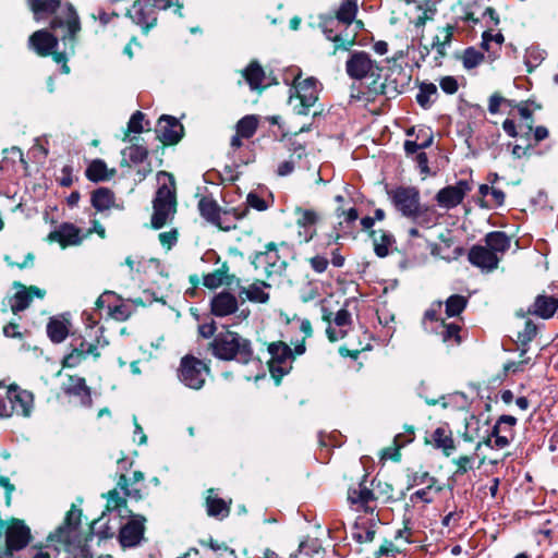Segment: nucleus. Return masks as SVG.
Masks as SVG:
<instances>
[{
	"mask_svg": "<svg viewBox=\"0 0 558 558\" xmlns=\"http://www.w3.org/2000/svg\"><path fill=\"white\" fill-rule=\"evenodd\" d=\"M56 35L47 29H39L34 32L28 38V48L40 57L52 54L53 60L58 64H62L64 73H69L70 69L66 65V54L74 52L75 38L78 32L73 36V39L63 40L62 37L68 35L66 27L52 28Z\"/></svg>",
	"mask_w": 558,
	"mask_h": 558,
	"instance_id": "nucleus-1",
	"label": "nucleus"
},
{
	"mask_svg": "<svg viewBox=\"0 0 558 558\" xmlns=\"http://www.w3.org/2000/svg\"><path fill=\"white\" fill-rule=\"evenodd\" d=\"M29 10L36 21H40L45 14H53L50 23L51 28L66 27L68 35L62 37L73 39V36L81 31L80 17L70 3L62 4L61 0H26Z\"/></svg>",
	"mask_w": 558,
	"mask_h": 558,
	"instance_id": "nucleus-2",
	"label": "nucleus"
},
{
	"mask_svg": "<svg viewBox=\"0 0 558 558\" xmlns=\"http://www.w3.org/2000/svg\"><path fill=\"white\" fill-rule=\"evenodd\" d=\"M167 179V182L160 183L153 199V215L150 225L154 229H161L170 223L177 213V194L174 179L168 172L161 171L158 174L159 181Z\"/></svg>",
	"mask_w": 558,
	"mask_h": 558,
	"instance_id": "nucleus-3",
	"label": "nucleus"
},
{
	"mask_svg": "<svg viewBox=\"0 0 558 558\" xmlns=\"http://www.w3.org/2000/svg\"><path fill=\"white\" fill-rule=\"evenodd\" d=\"M210 348L217 359L225 361L235 360L246 364L253 355L251 341L230 330L218 333Z\"/></svg>",
	"mask_w": 558,
	"mask_h": 558,
	"instance_id": "nucleus-4",
	"label": "nucleus"
},
{
	"mask_svg": "<svg viewBox=\"0 0 558 558\" xmlns=\"http://www.w3.org/2000/svg\"><path fill=\"white\" fill-rule=\"evenodd\" d=\"M293 90L289 102L292 105L296 114L307 116L317 100L320 92V84L315 77H307L303 81L298 78L294 82Z\"/></svg>",
	"mask_w": 558,
	"mask_h": 558,
	"instance_id": "nucleus-5",
	"label": "nucleus"
},
{
	"mask_svg": "<svg viewBox=\"0 0 558 558\" xmlns=\"http://www.w3.org/2000/svg\"><path fill=\"white\" fill-rule=\"evenodd\" d=\"M171 5V0H135L131 9L126 11V15L147 32L156 25L155 10H167Z\"/></svg>",
	"mask_w": 558,
	"mask_h": 558,
	"instance_id": "nucleus-6",
	"label": "nucleus"
},
{
	"mask_svg": "<svg viewBox=\"0 0 558 558\" xmlns=\"http://www.w3.org/2000/svg\"><path fill=\"white\" fill-rule=\"evenodd\" d=\"M380 66L365 51H353L345 62V72L353 80L372 78L380 75Z\"/></svg>",
	"mask_w": 558,
	"mask_h": 558,
	"instance_id": "nucleus-7",
	"label": "nucleus"
},
{
	"mask_svg": "<svg viewBox=\"0 0 558 558\" xmlns=\"http://www.w3.org/2000/svg\"><path fill=\"white\" fill-rule=\"evenodd\" d=\"M208 373L209 367L203 361L186 355L181 360L178 377L184 386L198 390L204 386Z\"/></svg>",
	"mask_w": 558,
	"mask_h": 558,
	"instance_id": "nucleus-8",
	"label": "nucleus"
},
{
	"mask_svg": "<svg viewBox=\"0 0 558 558\" xmlns=\"http://www.w3.org/2000/svg\"><path fill=\"white\" fill-rule=\"evenodd\" d=\"M517 418L512 415H501L494 425L485 444L494 449H504L514 437L513 427Z\"/></svg>",
	"mask_w": 558,
	"mask_h": 558,
	"instance_id": "nucleus-9",
	"label": "nucleus"
},
{
	"mask_svg": "<svg viewBox=\"0 0 558 558\" xmlns=\"http://www.w3.org/2000/svg\"><path fill=\"white\" fill-rule=\"evenodd\" d=\"M392 202L401 214L409 218H421L420 193L415 187H398L392 193Z\"/></svg>",
	"mask_w": 558,
	"mask_h": 558,
	"instance_id": "nucleus-10",
	"label": "nucleus"
},
{
	"mask_svg": "<svg viewBox=\"0 0 558 558\" xmlns=\"http://www.w3.org/2000/svg\"><path fill=\"white\" fill-rule=\"evenodd\" d=\"M264 252L257 253L254 259L256 268H262L267 277L274 275H281L287 263L283 260L278 253V248L274 242L268 243Z\"/></svg>",
	"mask_w": 558,
	"mask_h": 558,
	"instance_id": "nucleus-11",
	"label": "nucleus"
},
{
	"mask_svg": "<svg viewBox=\"0 0 558 558\" xmlns=\"http://www.w3.org/2000/svg\"><path fill=\"white\" fill-rule=\"evenodd\" d=\"M471 191V185L465 180L458 181L454 185L446 186L436 194L437 204L446 209L457 207L464 196Z\"/></svg>",
	"mask_w": 558,
	"mask_h": 558,
	"instance_id": "nucleus-12",
	"label": "nucleus"
},
{
	"mask_svg": "<svg viewBox=\"0 0 558 558\" xmlns=\"http://www.w3.org/2000/svg\"><path fill=\"white\" fill-rule=\"evenodd\" d=\"M268 352L271 356L269 362L271 373L287 374L290 369L289 363L294 359L291 348L279 341L269 344Z\"/></svg>",
	"mask_w": 558,
	"mask_h": 558,
	"instance_id": "nucleus-13",
	"label": "nucleus"
},
{
	"mask_svg": "<svg viewBox=\"0 0 558 558\" xmlns=\"http://www.w3.org/2000/svg\"><path fill=\"white\" fill-rule=\"evenodd\" d=\"M367 476L365 475L363 480L355 486H352L348 490V501L355 506L357 510H363L365 512H373L375 509V496L372 489H369L366 485Z\"/></svg>",
	"mask_w": 558,
	"mask_h": 558,
	"instance_id": "nucleus-14",
	"label": "nucleus"
},
{
	"mask_svg": "<svg viewBox=\"0 0 558 558\" xmlns=\"http://www.w3.org/2000/svg\"><path fill=\"white\" fill-rule=\"evenodd\" d=\"M156 134L163 144H177L183 135V125L173 117L162 116L156 125Z\"/></svg>",
	"mask_w": 558,
	"mask_h": 558,
	"instance_id": "nucleus-15",
	"label": "nucleus"
},
{
	"mask_svg": "<svg viewBox=\"0 0 558 558\" xmlns=\"http://www.w3.org/2000/svg\"><path fill=\"white\" fill-rule=\"evenodd\" d=\"M31 538L29 529L20 520H14L7 529L5 543L8 554L24 548Z\"/></svg>",
	"mask_w": 558,
	"mask_h": 558,
	"instance_id": "nucleus-16",
	"label": "nucleus"
},
{
	"mask_svg": "<svg viewBox=\"0 0 558 558\" xmlns=\"http://www.w3.org/2000/svg\"><path fill=\"white\" fill-rule=\"evenodd\" d=\"M145 518L135 515L120 530L119 539L123 547H133L140 544L144 535Z\"/></svg>",
	"mask_w": 558,
	"mask_h": 558,
	"instance_id": "nucleus-17",
	"label": "nucleus"
},
{
	"mask_svg": "<svg viewBox=\"0 0 558 558\" xmlns=\"http://www.w3.org/2000/svg\"><path fill=\"white\" fill-rule=\"evenodd\" d=\"M296 216V226L300 228L299 236L304 242H310L316 234L315 225L318 221V214L313 209H303L296 207L294 210Z\"/></svg>",
	"mask_w": 558,
	"mask_h": 558,
	"instance_id": "nucleus-18",
	"label": "nucleus"
},
{
	"mask_svg": "<svg viewBox=\"0 0 558 558\" xmlns=\"http://www.w3.org/2000/svg\"><path fill=\"white\" fill-rule=\"evenodd\" d=\"M14 415L29 417L34 409V396L31 391L22 389L17 385H10Z\"/></svg>",
	"mask_w": 558,
	"mask_h": 558,
	"instance_id": "nucleus-19",
	"label": "nucleus"
},
{
	"mask_svg": "<svg viewBox=\"0 0 558 558\" xmlns=\"http://www.w3.org/2000/svg\"><path fill=\"white\" fill-rule=\"evenodd\" d=\"M19 287L20 289L10 301V306L14 314L27 308L34 298L44 299L46 295V291L36 286L25 287L19 284Z\"/></svg>",
	"mask_w": 558,
	"mask_h": 558,
	"instance_id": "nucleus-20",
	"label": "nucleus"
},
{
	"mask_svg": "<svg viewBox=\"0 0 558 558\" xmlns=\"http://www.w3.org/2000/svg\"><path fill=\"white\" fill-rule=\"evenodd\" d=\"M469 260L472 265L487 271L497 268L499 258L487 246L474 245L469 252Z\"/></svg>",
	"mask_w": 558,
	"mask_h": 558,
	"instance_id": "nucleus-21",
	"label": "nucleus"
},
{
	"mask_svg": "<svg viewBox=\"0 0 558 558\" xmlns=\"http://www.w3.org/2000/svg\"><path fill=\"white\" fill-rule=\"evenodd\" d=\"M210 308L215 316L226 317L238 311L239 303L235 295L229 291H221L211 299Z\"/></svg>",
	"mask_w": 558,
	"mask_h": 558,
	"instance_id": "nucleus-22",
	"label": "nucleus"
},
{
	"mask_svg": "<svg viewBox=\"0 0 558 558\" xmlns=\"http://www.w3.org/2000/svg\"><path fill=\"white\" fill-rule=\"evenodd\" d=\"M335 20L332 17L326 19L322 24V31L326 38L335 44V48L332 54H336L338 50H349L355 44L356 35L352 36H342L341 34H336L333 29Z\"/></svg>",
	"mask_w": 558,
	"mask_h": 558,
	"instance_id": "nucleus-23",
	"label": "nucleus"
},
{
	"mask_svg": "<svg viewBox=\"0 0 558 558\" xmlns=\"http://www.w3.org/2000/svg\"><path fill=\"white\" fill-rule=\"evenodd\" d=\"M558 308V300L550 295H537L527 308V314L535 315L543 319H548L554 316Z\"/></svg>",
	"mask_w": 558,
	"mask_h": 558,
	"instance_id": "nucleus-24",
	"label": "nucleus"
},
{
	"mask_svg": "<svg viewBox=\"0 0 558 558\" xmlns=\"http://www.w3.org/2000/svg\"><path fill=\"white\" fill-rule=\"evenodd\" d=\"M48 240L58 242L62 247L76 245L81 242L78 229L70 223H63L58 229L51 231L48 235Z\"/></svg>",
	"mask_w": 558,
	"mask_h": 558,
	"instance_id": "nucleus-25",
	"label": "nucleus"
},
{
	"mask_svg": "<svg viewBox=\"0 0 558 558\" xmlns=\"http://www.w3.org/2000/svg\"><path fill=\"white\" fill-rule=\"evenodd\" d=\"M144 481V474L141 471L133 472V475L131 478H128L126 475L121 474L119 477V481L117 483V486L124 492V495L126 497L133 498V499H141L142 498V489L138 487V484H141Z\"/></svg>",
	"mask_w": 558,
	"mask_h": 558,
	"instance_id": "nucleus-26",
	"label": "nucleus"
},
{
	"mask_svg": "<svg viewBox=\"0 0 558 558\" xmlns=\"http://www.w3.org/2000/svg\"><path fill=\"white\" fill-rule=\"evenodd\" d=\"M64 391L68 395L77 396L81 399V403L83 405H92L90 389L87 387L84 378L70 376L69 381L64 387Z\"/></svg>",
	"mask_w": 558,
	"mask_h": 558,
	"instance_id": "nucleus-27",
	"label": "nucleus"
},
{
	"mask_svg": "<svg viewBox=\"0 0 558 558\" xmlns=\"http://www.w3.org/2000/svg\"><path fill=\"white\" fill-rule=\"evenodd\" d=\"M409 4H414L420 14L413 21L416 27H423L428 21L434 20L436 14V0H404Z\"/></svg>",
	"mask_w": 558,
	"mask_h": 558,
	"instance_id": "nucleus-28",
	"label": "nucleus"
},
{
	"mask_svg": "<svg viewBox=\"0 0 558 558\" xmlns=\"http://www.w3.org/2000/svg\"><path fill=\"white\" fill-rule=\"evenodd\" d=\"M430 332L438 335L442 342L454 345L461 342L460 327L456 324L440 322L437 326H430Z\"/></svg>",
	"mask_w": 558,
	"mask_h": 558,
	"instance_id": "nucleus-29",
	"label": "nucleus"
},
{
	"mask_svg": "<svg viewBox=\"0 0 558 558\" xmlns=\"http://www.w3.org/2000/svg\"><path fill=\"white\" fill-rule=\"evenodd\" d=\"M206 510L209 517L226 518L229 514V505L215 493L214 489L207 490L206 496Z\"/></svg>",
	"mask_w": 558,
	"mask_h": 558,
	"instance_id": "nucleus-30",
	"label": "nucleus"
},
{
	"mask_svg": "<svg viewBox=\"0 0 558 558\" xmlns=\"http://www.w3.org/2000/svg\"><path fill=\"white\" fill-rule=\"evenodd\" d=\"M414 438L413 427H409L407 434H398L393 439V446L387 447L383 450L381 458L395 461L400 460V449L407 444L411 442Z\"/></svg>",
	"mask_w": 558,
	"mask_h": 558,
	"instance_id": "nucleus-31",
	"label": "nucleus"
},
{
	"mask_svg": "<svg viewBox=\"0 0 558 558\" xmlns=\"http://www.w3.org/2000/svg\"><path fill=\"white\" fill-rule=\"evenodd\" d=\"M432 444L441 449L445 456H450L454 449L451 432L446 427H437L432 434Z\"/></svg>",
	"mask_w": 558,
	"mask_h": 558,
	"instance_id": "nucleus-32",
	"label": "nucleus"
},
{
	"mask_svg": "<svg viewBox=\"0 0 558 558\" xmlns=\"http://www.w3.org/2000/svg\"><path fill=\"white\" fill-rule=\"evenodd\" d=\"M264 281H255L248 287H242L239 291L240 296L245 295V298L251 302L256 303H266L269 300V294L265 292V288H268Z\"/></svg>",
	"mask_w": 558,
	"mask_h": 558,
	"instance_id": "nucleus-33",
	"label": "nucleus"
},
{
	"mask_svg": "<svg viewBox=\"0 0 558 558\" xmlns=\"http://www.w3.org/2000/svg\"><path fill=\"white\" fill-rule=\"evenodd\" d=\"M371 236L375 254L378 257H386L389 253V247L395 243L393 236L384 230H373Z\"/></svg>",
	"mask_w": 558,
	"mask_h": 558,
	"instance_id": "nucleus-34",
	"label": "nucleus"
},
{
	"mask_svg": "<svg viewBox=\"0 0 558 558\" xmlns=\"http://www.w3.org/2000/svg\"><path fill=\"white\" fill-rule=\"evenodd\" d=\"M247 207L233 208L232 210H221L219 218L220 223H216L219 229L223 231H230L236 228V221L244 218L247 214Z\"/></svg>",
	"mask_w": 558,
	"mask_h": 558,
	"instance_id": "nucleus-35",
	"label": "nucleus"
},
{
	"mask_svg": "<svg viewBox=\"0 0 558 558\" xmlns=\"http://www.w3.org/2000/svg\"><path fill=\"white\" fill-rule=\"evenodd\" d=\"M198 210L201 216L206 219L211 225L220 223L221 221L219 215L221 213V208L217 204L216 201L208 197H203L198 202Z\"/></svg>",
	"mask_w": 558,
	"mask_h": 558,
	"instance_id": "nucleus-36",
	"label": "nucleus"
},
{
	"mask_svg": "<svg viewBox=\"0 0 558 558\" xmlns=\"http://www.w3.org/2000/svg\"><path fill=\"white\" fill-rule=\"evenodd\" d=\"M92 205L98 211H105L114 206V194L107 187H99L92 194Z\"/></svg>",
	"mask_w": 558,
	"mask_h": 558,
	"instance_id": "nucleus-37",
	"label": "nucleus"
},
{
	"mask_svg": "<svg viewBox=\"0 0 558 558\" xmlns=\"http://www.w3.org/2000/svg\"><path fill=\"white\" fill-rule=\"evenodd\" d=\"M438 96L437 86L434 83L423 82L418 86L416 101L423 109H428L436 101Z\"/></svg>",
	"mask_w": 558,
	"mask_h": 558,
	"instance_id": "nucleus-38",
	"label": "nucleus"
},
{
	"mask_svg": "<svg viewBox=\"0 0 558 558\" xmlns=\"http://www.w3.org/2000/svg\"><path fill=\"white\" fill-rule=\"evenodd\" d=\"M485 243L486 246L496 255L497 253H505L510 247V239L501 231L487 233L485 236Z\"/></svg>",
	"mask_w": 558,
	"mask_h": 558,
	"instance_id": "nucleus-39",
	"label": "nucleus"
},
{
	"mask_svg": "<svg viewBox=\"0 0 558 558\" xmlns=\"http://www.w3.org/2000/svg\"><path fill=\"white\" fill-rule=\"evenodd\" d=\"M357 13V0H342L336 11V20L344 25H351Z\"/></svg>",
	"mask_w": 558,
	"mask_h": 558,
	"instance_id": "nucleus-40",
	"label": "nucleus"
},
{
	"mask_svg": "<svg viewBox=\"0 0 558 558\" xmlns=\"http://www.w3.org/2000/svg\"><path fill=\"white\" fill-rule=\"evenodd\" d=\"M243 76L251 89H258L265 78V72L257 61H252L244 70Z\"/></svg>",
	"mask_w": 558,
	"mask_h": 558,
	"instance_id": "nucleus-41",
	"label": "nucleus"
},
{
	"mask_svg": "<svg viewBox=\"0 0 558 558\" xmlns=\"http://www.w3.org/2000/svg\"><path fill=\"white\" fill-rule=\"evenodd\" d=\"M114 174V170H108L105 161L94 160L86 169V177L94 182L109 180Z\"/></svg>",
	"mask_w": 558,
	"mask_h": 558,
	"instance_id": "nucleus-42",
	"label": "nucleus"
},
{
	"mask_svg": "<svg viewBox=\"0 0 558 558\" xmlns=\"http://www.w3.org/2000/svg\"><path fill=\"white\" fill-rule=\"evenodd\" d=\"M69 333V327L65 322L59 318H50L47 324V335L54 343H61Z\"/></svg>",
	"mask_w": 558,
	"mask_h": 558,
	"instance_id": "nucleus-43",
	"label": "nucleus"
},
{
	"mask_svg": "<svg viewBox=\"0 0 558 558\" xmlns=\"http://www.w3.org/2000/svg\"><path fill=\"white\" fill-rule=\"evenodd\" d=\"M504 35L501 33L493 34L489 31H486L482 35V48L490 53L494 58L501 50V45L504 43Z\"/></svg>",
	"mask_w": 558,
	"mask_h": 558,
	"instance_id": "nucleus-44",
	"label": "nucleus"
},
{
	"mask_svg": "<svg viewBox=\"0 0 558 558\" xmlns=\"http://www.w3.org/2000/svg\"><path fill=\"white\" fill-rule=\"evenodd\" d=\"M233 279L234 276L228 275L226 270L217 269L214 272L205 275L203 278V283L209 289H216L223 284H232Z\"/></svg>",
	"mask_w": 558,
	"mask_h": 558,
	"instance_id": "nucleus-45",
	"label": "nucleus"
},
{
	"mask_svg": "<svg viewBox=\"0 0 558 558\" xmlns=\"http://www.w3.org/2000/svg\"><path fill=\"white\" fill-rule=\"evenodd\" d=\"M107 498V510L108 511H117L120 517H125L129 512L126 507V500L124 497L120 496L117 488L108 492L105 495Z\"/></svg>",
	"mask_w": 558,
	"mask_h": 558,
	"instance_id": "nucleus-46",
	"label": "nucleus"
},
{
	"mask_svg": "<svg viewBox=\"0 0 558 558\" xmlns=\"http://www.w3.org/2000/svg\"><path fill=\"white\" fill-rule=\"evenodd\" d=\"M258 126V119L255 116H245L236 123L235 131L242 135L243 138H251Z\"/></svg>",
	"mask_w": 558,
	"mask_h": 558,
	"instance_id": "nucleus-47",
	"label": "nucleus"
},
{
	"mask_svg": "<svg viewBox=\"0 0 558 558\" xmlns=\"http://www.w3.org/2000/svg\"><path fill=\"white\" fill-rule=\"evenodd\" d=\"M442 303L436 302L425 312L423 318V327L426 331L430 332V326H437L444 319L440 318Z\"/></svg>",
	"mask_w": 558,
	"mask_h": 558,
	"instance_id": "nucleus-48",
	"label": "nucleus"
},
{
	"mask_svg": "<svg viewBox=\"0 0 558 558\" xmlns=\"http://www.w3.org/2000/svg\"><path fill=\"white\" fill-rule=\"evenodd\" d=\"M14 415V405L9 386L0 384V417H11Z\"/></svg>",
	"mask_w": 558,
	"mask_h": 558,
	"instance_id": "nucleus-49",
	"label": "nucleus"
},
{
	"mask_svg": "<svg viewBox=\"0 0 558 558\" xmlns=\"http://www.w3.org/2000/svg\"><path fill=\"white\" fill-rule=\"evenodd\" d=\"M466 299L459 294L449 296L446 301V314L449 317H453L462 313L466 306Z\"/></svg>",
	"mask_w": 558,
	"mask_h": 558,
	"instance_id": "nucleus-50",
	"label": "nucleus"
},
{
	"mask_svg": "<svg viewBox=\"0 0 558 558\" xmlns=\"http://www.w3.org/2000/svg\"><path fill=\"white\" fill-rule=\"evenodd\" d=\"M484 59V56L481 51L476 50L473 47H469L464 50L462 62L465 69L476 68Z\"/></svg>",
	"mask_w": 558,
	"mask_h": 558,
	"instance_id": "nucleus-51",
	"label": "nucleus"
},
{
	"mask_svg": "<svg viewBox=\"0 0 558 558\" xmlns=\"http://www.w3.org/2000/svg\"><path fill=\"white\" fill-rule=\"evenodd\" d=\"M433 141H434L433 134H426L425 141H422V142H417L416 140L415 141L407 140L404 142V151L408 156L414 155L420 149L428 148L433 144Z\"/></svg>",
	"mask_w": 558,
	"mask_h": 558,
	"instance_id": "nucleus-52",
	"label": "nucleus"
},
{
	"mask_svg": "<svg viewBox=\"0 0 558 558\" xmlns=\"http://www.w3.org/2000/svg\"><path fill=\"white\" fill-rule=\"evenodd\" d=\"M124 154L129 157V159L134 163H141L143 162L147 156L148 150L142 145H131L124 150Z\"/></svg>",
	"mask_w": 558,
	"mask_h": 558,
	"instance_id": "nucleus-53",
	"label": "nucleus"
},
{
	"mask_svg": "<svg viewBox=\"0 0 558 558\" xmlns=\"http://www.w3.org/2000/svg\"><path fill=\"white\" fill-rule=\"evenodd\" d=\"M536 332V325L532 320H526L523 330L518 335V339L522 344H526L535 338Z\"/></svg>",
	"mask_w": 558,
	"mask_h": 558,
	"instance_id": "nucleus-54",
	"label": "nucleus"
},
{
	"mask_svg": "<svg viewBox=\"0 0 558 558\" xmlns=\"http://www.w3.org/2000/svg\"><path fill=\"white\" fill-rule=\"evenodd\" d=\"M434 486H426L425 488L418 489L414 492L410 496V501L415 505L418 501H422L424 504H430L433 502L434 498L432 496V489Z\"/></svg>",
	"mask_w": 558,
	"mask_h": 558,
	"instance_id": "nucleus-55",
	"label": "nucleus"
},
{
	"mask_svg": "<svg viewBox=\"0 0 558 558\" xmlns=\"http://www.w3.org/2000/svg\"><path fill=\"white\" fill-rule=\"evenodd\" d=\"M359 530L357 532L353 533V538L359 543H369L373 542L375 538L376 530L375 525H371L365 529H361L360 526H356Z\"/></svg>",
	"mask_w": 558,
	"mask_h": 558,
	"instance_id": "nucleus-56",
	"label": "nucleus"
},
{
	"mask_svg": "<svg viewBox=\"0 0 558 558\" xmlns=\"http://www.w3.org/2000/svg\"><path fill=\"white\" fill-rule=\"evenodd\" d=\"M144 113L141 111H136L132 114L129 123H128V132L129 133H141L144 130L143 121H144Z\"/></svg>",
	"mask_w": 558,
	"mask_h": 558,
	"instance_id": "nucleus-57",
	"label": "nucleus"
},
{
	"mask_svg": "<svg viewBox=\"0 0 558 558\" xmlns=\"http://www.w3.org/2000/svg\"><path fill=\"white\" fill-rule=\"evenodd\" d=\"M85 359V355L73 349L68 355L64 356L62 365L63 367L69 368L76 367Z\"/></svg>",
	"mask_w": 558,
	"mask_h": 558,
	"instance_id": "nucleus-58",
	"label": "nucleus"
},
{
	"mask_svg": "<svg viewBox=\"0 0 558 558\" xmlns=\"http://www.w3.org/2000/svg\"><path fill=\"white\" fill-rule=\"evenodd\" d=\"M308 263L311 268L317 274H323L324 271H326L329 264L327 257L323 255H315L311 257L308 259Z\"/></svg>",
	"mask_w": 558,
	"mask_h": 558,
	"instance_id": "nucleus-59",
	"label": "nucleus"
},
{
	"mask_svg": "<svg viewBox=\"0 0 558 558\" xmlns=\"http://www.w3.org/2000/svg\"><path fill=\"white\" fill-rule=\"evenodd\" d=\"M440 88L448 95L457 93L459 85L458 81L453 76H444L439 81Z\"/></svg>",
	"mask_w": 558,
	"mask_h": 558,
	"instance_id": "nucleus-60",
	"label": "nucleus"
},
{
	"mask_svg": "<svg viewBox=\"0 0 558 558\" xmlns=\"http://www.w3.org/2000/svg\"><path fill=\"white\" fill-rule=\"evenodd\" d=\"M333 322L340 328L350 326L352 323L351 313L347 308H341L336 313Z\"/></svg>",
	"mask_w": 558,
	"mask_h": 558,
	"instance_id": "nucleus-61",
	"label": "nucleus"
},
{
	"mask_svg": "<svg viewBox=\"0 0 558 558\" xmlns=\"http://www.w3.org/2000/svg\"><path fill=\"white\" fill-rule=\"evenodd\" d=\"M246 202L250 207L259 211L266 210L268 208L266 201L255 193H250L246 197Z\"/></svg>",
	"mask_w": 558,
	"mask_h": 558,
	"instance_id": "nucleus-62",
	"label": "nucleus"
},
{
	"mask_svg": "<svg viewBox=\"0 0 558 558\" xmlns=\"http://www.w3.org/2000/svg\"><path fill=\"white\" fill-rule=\"evenodd\" d=\"M74 350L78 351L86 357L88 355H93L94 357H99V355H100L98 352L97 345L94 343L86 342V341H81L80 345L74 348Z\"/></svg>",
	"mask_w": 558,
	"mask_h": 558,
	"instance_id": "nucleus-63",
	"label": "nucleus"
},
{
	"mask_svg": "<svg viewBox=\"0 0 558 558\" xmlns=\"http://www.w3.org/2000/svg\"><path fill=\"white\" fill-rule=\"evenodd\" d=\"M412 485L435 486L437 480L428 474V472L415 473L413 475Z\"/></svg>",
	"mask_w": 558,
	"mask_h": 558,
	"instance_id": "nucleus-64",
	"label": "nucleus"
}]
</instances>
